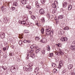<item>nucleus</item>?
<instances>
[{"label":"nucleus","mask_w":75,"mask_h":75,"mask_svg":"<svg viewBox=\"0 0 75 75\" xmlns=\"http://www.w3.org/2000/svg\"><path fill=\"white\" fill-rule=\"evenodd\" d=\"M34 49H36V50L35 51V53H36L39 52L41 50V48H39V47H38L37 46H35L34 47Z\"/></svg>","instance_id":"1"},{"label":"nucleus","mask_w":75,"mask_h":75,"mask_svg":"<svg viewBox=\"0 0 75 75\" xmlns=\"http://www.w3.org/2000/svg\"><path fill=\"white\" fill-rule=\"evenodd\" d=\"M64 63H63V61H61L60 62H59V64L58 65V68H61L63 66V64Z\"/></svg>","instance_id":"2"},{"label":"nucleus","mask_w":75,"mask_h":75,"mask_svg":"<svg viewBox=\"0 0 75 75\" xmlns=\"http://www.w3.org/2000/svg\"><path fill=\"white\" fill-rule=\"evenodd\" d=\"M60 40L61 41H67L68 40L67 38L66 37H62L61 38Z\"/></svg>","instance_id":"3"},{"label":"nucleus","mask_w":75,"mask_h":75,"mask_svg":"<svg viewBox=\"0 0 75 75\" xmlns=\"http://www.w3.org/2000/svg\"><path fill=\"white\" fill-rule=\"evenodd\" d=\"M40 13L41 14H44L45 13V11L43 9H40L39 11Z\"/></svg>","instance_id":"4"},{"label":"nucleus","mask_w":75,"mask_h":75,"mask_svg":"<svg viewBox=\"0 0 75 75\" xmlns=\"http://www.w3.org/2000/svg\"><path fill=\"white\" fill-rule=\"evenodd\" d=\"M67 6H68V4L67 2H66L63 3V7H67Z\"/></svg>","instance_id":"5"},{"label":"nucleus","mask_w":75,"mask_h":75,"mask_svg":"<svg viewBox=\"0 0 75 75\" xmlns=\"http://www.w3.org/2000/svg\"><path fill=\"white\" fill-rule=\"evenodd\" d=\"M0 35L1 37H2V38H4L5 36V33L3 32L0 33Z\"/></svg>","instance_id":"6"},{"label":"nucleus","mask_w":75,"mask_h":75,"mask_svg":"<svg viewBox=\"0 0 75 75\" xmlns=\"http://www.w3.org/2000/svg\"><path fill=\"white\" fill-rule=\"evenodd\" d=\"M48 35H50V37H52L54 35V31L52 30L51 31L50 33H49L47 34Z\"/></svg>","instance_id":"7"},{"label":"nucleus","mask_w":75,"mask_h":75,"mask_svg":"<svg viewBox=\"0 0 75 75\" xmlns=\"http://www.w3.org/2000/svg\"><path fill=\"white\" fill-rule=\"evenodd\" d=\"M73 68V65L72 64H69L68 66V69H71Z\"/></svg>","instance_id":"8"},{"label":"nucleus","mask_w":75,"mask_h":75,"mask_svg":"<svg viewBox=\"0 0 75 75\" xmlns=\"http://www.w3.org/2000/svg\"><path fill=\"white\" fill-rule=\"evenodd\" d=\"M59 55H63L64 54L62 51H61V50H59Z\"/></svg>","instance_id":"9"},{"label":"nucleus","mask_w":75,"mask_h":75,"mask_svg":"<svg viewBox=\"0 0 75 75\" xmlns=\"http://www.w3.org/2000/svg\"><path fill=\"white\" fill-rule=\"evenodd\" d=\"M68 10H71L72 8V6L71 5H69L68 6Z\"/></svg>","instance_id":"10"},{"label":"nucleus","mask_w":75,"mask_h":75,"mask_svg":"<svg viewBox=\"0 0 75 75\" xmlns=\"http://www.w3.org/2000/svg\"><path fill=\"white\" fill-rule=\"evenodd\" d=\"M23 69L24 71H30L29 70V69L25 67H24Z\"/></svg>","instance_id":"11"},{"label":"nucleus","mask_w":75,"mask_h":75,"mask_svg":"<svg viewBox=\"0 0 75 75\" xmlns=\"http://www.w3.org/2000/svg\"><path fill=\"white\" fill-rule=\"evenodd\" d=\"M1 9L3 13H4V12H5L6 11V10H5V8H4V6H2L1 7Z\"/></svg>","instance_id":"12"},{"label":"nucleus","mask_w":75,"mask_h":75,"mask_svg":"<svg viewBox=\"0 0 75 75\" xmlns=\"http://www.w3.org/2000/svg\"><path fill=\"white\" fill-rule=\"evenodd\" d=\"M47 51H50V50H51V48H50V46L49 45H47Z\"/></svg>","instance_id":"13"},{"label":"nucleus","mask_w":75,"mask_h":75,"mask_svg":"<svg viewBox=\"0 0 75 75\" xmlns=\"http://www.w3.org/2000/svg\"><path fill=\"white\" fill-rule=\"evenodd\" d=\"M51 28H48V29H46L45 30V31H46L47 32V34H48V32L50 31H51Z\"/></svg>","instance_id":"14"},{"label":"nucleus","mask_w":75,"mask_h":75,"mask_svg":"<svg viewBox=\"0 0 75 75\" xmlns=\"http://www.w3.org/2000/svg\"><path fill=\"white\" fill-rule=\"evenodd\" d=\"M21 2L22 4H26V0H22L21 1Z\"/></svg>","instance_id":"15"},{"label":"nucleus","mask_w":75,"mask_h":75,"mask_svg":"<svg viewBox=\"0 0 75 75\" xmlns=\"http://www.w3.org/2000/svg\"><path fill=\"white\" fill-rule=\"evenodd\" d=\"M35 5L36 7H37V8H39V7H40V5H38V1L36 2Z\"/></svg>","instance_id":"16"},{"label":"nucleus","mask_w":75,"mask_h":75,"mask_svg":"<svg viewBox=\"0 0 75 75\" xmlns=\"http://www.w3.org/2000/svg\"><path fill=\"white\" fill-rule=\"evenodd\" d=\"M58 18L59 19H62L64 18V16L60 15L58 16Z\"/></svg>","instance_id":"17"},{"label":"nucleus","mask_w":75,"mask_h":75,"mask_svg":"<svg viewBox=\"0 0 75 75\" xmlns=\"http://www.w3.org/2000/svg\"><path fill=\"white\" fill-rule=\"evenodd\" d=\"M70 48H72L74 50H75V45H71L70 46Z\"/></svg>","instance_id":"18"},{"label":"nucleus","mask_w":75,"mask_h":75,"mask_svg":"<svg viewBox=\"0 0 75 75\" xmlns=\"http://www.w3.org/2000/svg\"><path fill=\"white\" fill-rule=\"evenodd\" d=\"M13 5L15 6H18V3L17 2H15L13 3Z\"/></svg>","instance_id":"19"},{"label":"nucleus","mask_w":75,"mask_h":75,"mask_svg":"<svg viewBox=\"0 0 75 75\" xmlns=\"http://www.w3.org/2000/svg\"><path fill=\"white\" fill-rule=\"evenodd\" d=\"M52 7L53 8H57V5L55 4H52Z\"/></svg>","instance_id":"20"},{"label":"nucleus","mask_w":75,"mask_h":75,"mask_svg":"<svg viewBox=\"0 0 75 75\" xmlns=\"http://www.w3.org/2000/svg\"><path fill=\"white\" fill-rule=\"evenodd\" d=\"M53 53H50L49 54V57H51L52 58V57H53Z\"/></svg>","instance_id":"21"},{"label":"nucleus","mask_w":75,"mask_h":75,"mask_svg":"<svg viewBox=\"0 0 75 75\" xmlns=\"http://www.w3.org/2000/svg\"><path fill=\"white\" fill-rule=\"evenodd\" d=\"M30 57H32V58H33L34 57H35V54H30Z\"/></svg>","instance_id":"22"},{"label":"nucleus","mask_w":75,"mask_h":75,"mask_svg":"<svg viewBox=\"0 0 75 75\" xmlns=\"http://www.w3.org/2000/svg\"><path fill=\"white\" fill-rule=\"evenodd\" d=\"M53 72L54 73H57V72H58V71H57V69H53Z\"/></svg>","instance_id":"23"},{"label":"nucleus","mask_w":75,"mask_h":75,"mask_svg":"<svg viewBox=\"0 0 75 75\" xmlns=\"http://www.w3.org/2000/svg\"><path fill=\"white\" fill-rule=\"evenodd\" d=\"M52 67H53L54 68H55V67H56V64L54 63H52Z\"/></svg>","instance_id":"24"},{"label":"nucleus","mask_w":75,"mask_h":75,"mask_svg":"<svg viewBox=\"0 0 75 75\" xmlns=\"http://www.w3.org/2000/svg\"><path fill=\"white\" fill-rule=\"evenodd\" d=\"M64 30H69V27H66L64 28Z\"/></svg>","instance_id":"25"},{"label":"nucleus","mask_w":75,"mask_h":75,"mask_svg":"<svg viewBox=\"0 0 75 75\" xmlns=\"http://www.w3.org/2000/svg\"><path fill=\"white\" fill-rule=\"evenodd\" d=\"M16 9V8L14 7H12L11 8V10L12 11H13V10H14Z\"/></svg>","instance_id":"26"},{"label":"nucleus","mask_w":75,"mask_h":75,"mask_svg":"<svg viewBox=\"0 0 75 75\" xmlns=\"http://www.w3.org/2000/svg\"><path fill=\"white\" fill-rule=\"evenodd\" d=\"M2 68L4 70H6V69L7 68V67L6 66H3Z\"/></svg>","instance_id":"27"},{"label":"nucleus","mask_w":75,"mask_h":75,"mask_svg":"<svg viewBox=\"0 0 75 75\" xmlns=\"http://www.w3.org/2000/svg\"><path fill=\"white\" fill-rule=\"evenodd\" d=\"M41 1L42 4H44V3L45 2V0H41Z\"/></svg>","instance_id":"28"},{"label":"nucleus","mask_w":75,"mask_h":75,"mask_svg":"<svg viewBox=\"0 0 75 75\" xmlns=\"http://www.w3.org/2000/svg\"><path fill=\"white\" fill-rule=\"evenodd\" d=\"M66 71V69H64L62 72V74H65V73L66 72V71Z\"/></svg>","instance_id":"29"},{"label":"nucleus","mask_w":75,"mask_h":75,"mask_svg":"<svg viewBox=\"0 0 75 75\" xmlns=\"http://www.w3.org/2000/svg\"><path fill=\"white\" fill-rule=\"evenodd\" d=\"M26 7L27 8H29V9H31V6H30L27 5L26 6Z\"/></svg>","instance_id":"30"},{"label":"nucleus","mask_w":75,"mask_h":75,"mask_svg":"<svg viewBox=\"0 0 75 75\" xmlns=\"http://www.w3.org/2000/svg\"><path fill=\"white\" fill-rule=\"evenodd\" d=\"M44 31V28H42L41 30V33H42V34H43Z\"/></svg>","instance_id":"31"},{"label":"nucleus","mask_w":75,"mask_h":75,"mask_svg":"<svg viewBox=\"0 0 75 75\" xmlns=\"http://www.w3.org/2000/svg\"><path fill=\"white\" fill-rule=\"evenodd\" d=\"M29 31L28 30H24V33H29Z\"/></svg>","instance_id":"32"},{"label":"nucleus","mask_w":75,"mask_h":75,"mask_svg":"<svg viewBox=\"0 0 75 75\" xmlns=\"http://www.w3.org/2000/svg\"><path fill=\"white\" fill-rule=\"evenodd\" d=\"M31 18L32 19H35V17L34 16H31Z\"/></svg>","instance_id":"33"},{"label":"nucleus","mask_w":75,"mask_h":75,"mask_svg":"<svg viewBox=\"0 0 75 75\" xmlns=\"http://www.w3.org/2000/svg\"><path fill=\"white\" fill-rule=\"evenodd\" d=\"M38 71V68L37 67L35 69V72H37Z\"/></svg>","instance_id":"34"},{"label":"nucleus","mask_w":75,"mask_h":75,"mask_svg":"<svg viewBox=\"0 0 75 75\" xmlns=\"http://www.w3.org/2000/svg\"><path fill=\"white\" fill-rule=\"evenodd\" d=\"M29 65L30 67H32L33 65V63H30L29 64Z\"/></svg>","instance_id":"35"},{"label":"nucleus","mask_w":75,"mask_h":75,"mask_svg":"<svg viewBox=\"0 0 75 75\" xmlns=\"http://www.w3.org/2000/svg\"><path fill=\"white\" fill-rule=\"evenodd\" d=\"M35 39L36 40H39L40 38L38 37H36L35 38Z\"/></svg>","instance_id":"36"},{"label":"nucleus","mask_w":75,"mask_h":75,"mask_svg":"<svg viewBox=\"0 0 75 75\" xmlns=\"http://www.w3.org/2000/svg\"><path fill=\"white\" fill-rule=\"evenodd\" d=\"M45 41H46V39L45 38H44L42 40V42H45Z\"/></svg>","instance_id":"37"},{"label":"nucleus","mask_w":75,"mask_h":75,"mask_svg":"<svg viewBox=\"0 0 75 75\" xmlns=\"http://www.w3.org/2000/svg\"><path fill=\"white\" fill-rule=\"evenodd\" d=\"M45 49L43 50L42 51V54H45Z\"/></svg>","instance_id":"38"},{"label":"nucleus","mask_w":75,"mask_h":75,"mask_svg":"<svg viewBox=\"0 0 75 75\" xmlns=\"http://www.w3.org/2000/svg\"><path fill=\"white\" fill-rule=\"evenodd\" d=\"M71 75H75V73L74 72H71Z\"/></svg>","instance_id":"39"},{"label":"nucleus","mask_w":75,"mask_h":75,"mask_svg":"<svg viewBox=\"0 0 75 75\" xmlns=\"http://www.w3.org/2000/svg\"><path fill=\"white\" fill-rule=\"evenodd\" d=\"M34 47V46H33V45H32L30 47V48H31V49H34V47Z\"/></svg>","instance_id":"40"},{"label":"nucleus","mask_w":75,"mask_h":75,"mask_svg":"<svg viewBox=\"0 0 75 75\" xmlns=\"http://www.w3.org/2000/svg\"><path fill=\"white\" fill-rule=\"evenodd\" d=\"M22 43H23V42H22V41H19V44H20V45H21V44H22Z\"/></svg>","instance_id":"41"},{"label":"nucleus","mask_w":75,"mask_h":75,"mask_svg":"<svg viewBox=\"0 0 75 75\" xmlns=\"http://www.w3.org/2000/svg\"><path fill=\"white\" fill-rule=\"evenodd\" d=\"M21 23L22 24H23V25L25 24V22H21Z\"/></svg>","instance_id":"42"},{"label":"nucleus","mask_w":75,"mask_h":75,"mask_svg":"<svg viewBox=\"0 0 75 75\" xmlns=\"http://www.w3.org/2000/svg\"><path fill=\"white\" fill-rule=\"evenodd\" d=\"M58 46L59 47H61V45L60 43H58Z\"/></svg>","instance_id":"43"},{"label":"nucleus","mask_w":75,"mask_h":75,"mask_svg":"<svg viewBox=\"0 0 75 75\" xmlns=\"http://www.w3.org/2000/svg\"><path fill=\"white\" fill-rule=\"evenodd\" d=\"M46 16H47V17H50V13H47L46 14Z\"/></svg>","instance_id":"44"},{"label":"nucleus","mask_w":75,"mask_h":75,"mask_svg":"<svg viewBox=\"0 0 75 75\" xmlns=\"http://www.w3.org/2000/svg\"><path fill=\"white\" fill-rule=\"evenodd\" d=\"M23 42L24 43H26L27 42V41L26 40H24Z\"/></svg>","instance_id":"45"},{"label":"nucleus","mask_w":75,"mask_h":75,"mask_svg":"<svg viewBox=\"0 0 75 75\" xmlns=\"http://www.w3.org/2000/svg\"><path fill=\"white\" fill-rule=\"evenodd\" d=\"M55 54H56V55H58V54H59L58 52H55Z\"/></svg>","instance_id":"46"},{"label":"nucleus","mask_w":75,"mask_h":75,"mask_svg":"<svg viewBox=\"0 0 75 75\" xmlns=\"http://www.w3.org/2000/svg\"><path fill=\"white\" fill-rule=\"evenodd\" d=\"M27 42L28 43H30L31 42V41L30 40H28L27 41Z\"/></svg>","instance_id":"47"},{"label":"nucleus","mask_w":75,"mask_h":75,"mask_svg":"<svg viewBox=\"0 0 75 75\" xmlns=\"http://www.w3.org/2000/svg\"><path fill=\"white\" fill-rule=\"evenodd\" d=\"M3 50H4V51H6V47H4L3 48Z\"/></svg>","instance_id":"48"},{"label":"nucleus","mask_w":75,"mask_h":75,"mask_svg":"<svg viewBox=\"0 0 75 75\" xmlns=\"http://www.w3.org/2000/svg\"><path fill=\"white\" fill-rule=\"evenodd\" d=\"M29 13L30 14H31H31H32V12H31V11H30Z\"/></svg>","instance_id":"49"},{"label":"nucleus","mask_w":75,"mask_h":75,"mask_svg":"<svg viewBox=\"0 0 75 75\" xmlns=\"http://www.w3.org/2000/svg\"><path fill=\"white\" fill-rule=\"evenodd\" d=\"M13 69L14 70V69H15V70H17V69L15 67H13Z\"/></svg>","instance_id":"50"},{"label":"nucleus","mask_w":75,"mask_h":75,"mask_svg":"<svg viewBox=\"0 0 75 75\" xmlns=\"http://www.w3.org/2000/svg\"><path fill=\"white\" fill-rule=\"evenodd\" d=\"M9 55L10 56H12V54L11 53H10L9 54Z\"/></svg>","instance_id":"51"},{"label":"nucleus","mask_w":75,"mask_h":75,"mask_svg":"<svg viewBox=\"0 0 75 75\" xmlns=\"http://www.w3.org/2000/svg\"><path fill=\"white\" fill-rule=\"evenodd\" d=\"M4 58H7V56H4Z\"/></svg>","instance_id":"52"},{"label":"nucleus","mask_w":75,"mask_h":75,"mask_svg":"<svg viewBox=\"0 0 75 75\" xmlns=\"http://www.w3.org/2000/svg\"><path fill=\"white\" fill-rule=\"evenodd\" d=\"M54 2H55V3H57V4H58V1H55Z\"/></svg>","instance_id":"53"},{"label":"nucleus","mask_w":75,"mask_h":75,"mask_svg":"<svg viewBox=\"0 0 75 75\" xmlns=\"http://www.w3.org/2000/svg\"><path fill=\"white\" fill-rule=\"evenodd\" d=\"M75 42L74 41H73L72 42L73 44H75Z\"/></svg>","instance_id":"54"},{"label":"nucleus","mask_w":75,"mask_h":75,"mask_svg":"<svg viewBox=\"0 0 75 75\" xmlns=\"http://www.w3.org/2000/svg\"><path fill=\"white\" fill-rule=\"evenodd\" d=\"M38 23H36V25H37V26H38Z\"/></svg>","instance_id":"55"},{"label":"nucleus","mask_w":75,"mask_h":75,"mask_svg":"<svg viewBox=\"0 0 75 75\" xmlns=\"http://www.w3.org/2000/svg\"><path fill=\"white\" fill-rule=\"evenodd\" d=\"M30 52H32V50H30Z\"/></svg>","instance_id":"56"},{"label":"nucleus","mask_w":75,"mask_h":75,"mask_svg":"<svg viewBox=\"0 0 75 75\" xmlns=\"http://www.w3.org/2000/svg\"><path fill=\"white\" fill-rule=\"evenodd\" d=\"M42 21H44V19H41Z\"/></svg>","instance_id":"57"},{"label":"nucleus","mask_w":75,"mask_h":75,"mask_svg":"<svg viewBox=\"0 0 75 75\" xmlns=\"http://www.w3.org/2000/svg\"><path fill=\"white\" fill-rule=\"evenodd\" d=\"M6 20H7V19H4V22L5 21H6Z\"/></svg>","instance_id":"58"},{"label":"nucleus","mask_w":75,"mask_h":75,"mask_svg":"<svg viewBox=\"0 0 75 75\" xmlns=\"http://www.w3.org/2000/svg\"><path fill=\"white\" fill-rule=\"evenodd\" d=\"M42 18H43V19H45V18L44 17Z\"/></svg>","instance_id":"59"},{"label":"nucleus","mask_w":75,"mask_h":75,"mask_svg":"<svg viewBox=\"0 0 75 75\" xmlns=\"http://www.w3.org/2000/svg\"><path fill=\"white\" fill-rule=\"evenodd\" d=\"M41 64H42V62H41Z\"/></svg>","instance_id":"60"},{"label":"nucleus","mask_w":75,"mask_h":75,"mask_svg":"<svg viewBox=\"0 0 75 75\" xmlns=\"http://www.w3.org/2000/svg\"><path fill=\"white\" fill-rule=\"evenodd\" d=\"M1 50H0V53H1Z\"/></svg>","instance_id":"61"},{"label":"nucleus","mask_w":75,"mask_h":75,"mask_svg":"<svg viewBox=\"0 0 75 75\" xmlns=\"http://www.w3.org/2000/svg\"><path fill=\"white\" fill-rule=\"evenodd\" d=\"M64 33V32H62L61 33Z\"/></svg>","instance_id":"62"},{"label":"nucleus","mask_w":75,"mask_h":75,"mask_svg":"<svg viewBox=\"0 0 75 75\" xmlns=\"http://www.w3.org/2000/svg\"><path fill=\"white\" fill-rule=\"evenodd\" d=\"M21 38H23V37Z\"/></svg>","instance_id":"63"},{"label":"nucleus","mask_w":75,"mask_h":75,"mask_svg":"<svg viewBox=\"0 0 75 75\" xmlns=\"http://www.w3.org/2000/svg\"><path fill=\"white\" fill-rule=\"evenodd\" d=\"M38 74H38H37H37Z\"/></svg>","instance_id":"64"}]
</instances>
